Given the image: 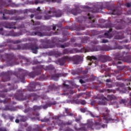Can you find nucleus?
I'll use <instances>...</instances> for the list:
<instances>
[{"label":"nucleus","instance_id":"6e6552de","mask_svg":"<svg viewBox=\"0 0 131 131\" xmlns=\"http://www.w3.org/2000/svg\"><path fill=\"white\" fill-rule=\"evenodd\" d=\"M75 8L71 9L69 6H67L63 9V12L66 13V14H72L74 16H76L78 15V14H80L82 11L79 9V6L77 5H74Z\"/></svg>","mask_w":131,"mask_h":131},{"label":"nucleus","instance_id":"6e6d98bb","mask_svg":"<svg viewBox=\"0 0 131 131\" xmlns=\"http://www.w3.org/2000/svg\"><path fill=\"white\" fill-rule=\"evenodd\" d=\"M74 47H77L78 48H81L82 47V44L80 43H74Z\"/></svg>","mask_w":131,"mask_h":131},{"label":"nucleus","instance_id":"cd10ccee","mask_svg":"<svg viewBox=\"0 0 131 131\" xmlns=\"http://www.w3.org/2000/svg\"><path fill=\"white\" fill-rule=\"evenodd\" d=\"M40 88H41V85H40V83L39 82H33L34 92H35V91H39V90H40Z\"/></svg>","mask_w":131,"mask_h":131},{"label":"nucleus","instance_id":"603ef678","mask_svg":"<svg viewBox=\"0 0 131 131\" xmlns=\"http://www.w3.org/2000/svg\"><path fill=\"white\" fill-rule=\"evenodd\" d=\"M35 117L33 118V120H39V113H36L35 114Z\"/></svg>","mask_w":131,"mask_h":131},{"label":"nucleus","instance_id":"423d86ee","mask_svg":"<svg viewBox=\"0 0 131 131\" xmlns=\"http://www.w3.org/2000/svg\"><path fill=\"white\" fill-rule=\"evenodd\" d=\"M119 85L117 91H119L121 94H126L127 90L131 91V78L125 80L124 83H119Z\"/></svg>","mask_w":131,"mask_h":131},{"label":"nucleus","instance_id":"0e129e2a","mask_svg":"<svg viewBox=\"0 0 131 131\" xmlns=\"http://www.w3.org/2000/svg\"><path fill=\"white\" fill-rule=\"evenodd\" d=\"M67 40H68V37H66V38L61 39V40H59V41H60V42H64V41H67Z\"/></svg>","mask_w":131,"mask_h":131},{"label":"nucleus","instance_id":"2eb2a0df","mask_svg":"<svg viewBox=\"0 0 131 131\" xmlns=\"http://www.w3.org/2000/svg\"><path fill=\"white\" fill-rule=\"evenodd\" d=\"M16 13V10H8L7 9H4L3 11L1 10L0 11V14H3V20H9V18L8 16H5L6 14H8L9 15H14Z\"/></svg>","mask_w":131,"mask_h":131},{"label":"nucleus","instance_id":"052dcab7","mask_svg":"<svg viewBox=\"0 0 131 131\" xmlns=\"http://www.w3.org/2000/svg\"><path fill=\"white\" fill-rule=\"evenodd\" d=\"M86 110H88V109L86 108H80V111L81 112H82V113H85V112H86Z\"/></svg>","mask_w":131,"mask_h":131},{"label":"nucleus","instance_id":"f03ea898","mask_svg":"<svg viewBox=\"0 0 131 131\" xmlns=\"http://www.w3.org/2000/svg\"><path fill=\"white\" fill-rule=\"evenodd\" d=\"M28 40L29 41H31V42L29 43L21 44V45H17V48H14L13 46L10 45H9V50H31L32 53H33V42H32V39L25 38L23 40H16L13 41L12 43L16 45L17 43H20V42H22L23 41H28Z\"/></svg>","mask_w":131,"mask_h":131},{"label":"nucleus","instance_id":"bb28decb","mask_svg":"<svg viewBox=\"0 0 131 131\" xmlns=\"http://www.w3.org/2000/svg\"><path fill=\"white\" fill-rule=\"evenodd\" d=\"M17 89H18V86H16L15 88H13L12 89H4L1 92V94H0V97L2 98H6V95H5L4 93H8V92H10V91H12V90H17Z\"/></svg>","mask_w":131,"mask_h":131},{"label":"nucleus","instance_id":"69168bd1","mask_svg":"<svg viewBox=\"0 0 131 131\" xmlns=\"http://www.w3.org/2000/svg\"><path fill=\"white\" fill-rule=\"evenodd\" d=\"M81 120V117L75 118L76 122H79V121H80Z\"/></svg>","mask_w":131,"mask_h":131},{"label":"nucleus","instance_id":"4d7b16f0","mask_svg":"<svg viewBox=\"0 0 131 131\" xmlns=\"http://www.w3.org/2000/svg\"><path fill=\"white\" fill-rule=\"evenodd\" d=\"M4 110L8 111L9 110L10 111H13V108L10 107V106L6 105L4 108Z\"/></svg>","mask_w":131,"mask_h":131},{"label":"nucleus","instance_id":"4c0bfd02","mask_svg":"<svg viewBox=\"0 0 131 131\" xmlns=\"http://www.w3.org/2000/svg\"><path fill=\"white\" fill-rule=\"evenodd\" d=\"M24 19V17L22 16H14L11 17V20H14L15 21H19L20 20H23Z\"/></svg>","mask_w":131,"mask_h":131},{"label":"nucleus","instance_id":"37998d69","mask_svg":"<svg viewBox=\"0 0 131 131\" xmlns=\"http://www.w3.org/2000/svg\"><path fill=\"white\" fill-rule=\"evenodd\" d=\"M38 13V14H41V10H40V7H38L36 9L33 10V13Z\"/></svg>","mask_w":131,"mask_h":131},{"label":"nucleus","instance_id":"f3484780","mask_svg":"<svg viewBox=\"0 0 131 131\" xmlns=\"http://www.w3.org/2000/svg\"><path fill=\"white\" fill-rule=\"evenodd\" d=\"M2 75H3L2 77V80L4 82H7V81H10L11 79V75H13V71H8L7 72H2Z\"/></svg>","mask_w":131,"mask_h":131},{"label":"nucleus","instance_id":"4468645a","mask_svg":"<svg viewBox=\"0 0 131 131\" xmlns=\"http://www.w3.org/2000/svg\"><path fill=\"white\" fill-rule=\"evenodd\" d=\"M24 94V91L23 90H18L14 95V98L17 101H24L26 100L27 97L24 96L23 95Z\"/></svg>","mask_w":131,"mask_h":131},{"label":"nucleus","instance_id":"f8f14e48","mask_svg":"<svg viewBox=\"0 0 131 131\" xmlns=\"http://www.w3.org/2000/svg\"><path fill=\"white\" fill-rule=\"evenodd\" d=\"M105 125L104 124L101 125V123L99 122H96L95 123H94L93 122H90L87 124V127L88 128H91V129H94V127L95 128H101L103 127L105 128Z\"/></svg>","mask_w":131,"mask_h":131},{"label":"nucleus","instance_id":"bf43d9fd","mask_svg":"<svg viewBox=\"0 0 131 131\" xmlns=\"http://www.w3.org/2000/svg\"><path fill=\"white\" fill-rule=\"evenodd\" d=\"M107 93H113L114 94H115L116 91L115 90H111V89H107L106 90Z\"/></svg>","mask_w":131,"mask_h":131},{"label":"nucleus","instance_id":"393cba45","mask_svg":"<svg viewBox=\"0 0 131 131\" xmlns=\"http://www.w3.org/2000/svg\"><path fill=\"white\" fill-rule=\"evenodd\" d=\"M72 60L74 64H79V62L81 61V56L75 55L72 57Z\"/></svg>","mask_w":131,"mask_h":131},{"label":"nucleus","instance_id":"7ed1b4c3","mask_svg":"<svg viewBox=\"0 0 131 131\" xmlns=\"http://www.w3.org/2000/svg\"><path fill=\"white\" fill-rule=\"evenodd\" d=\"M65 113L67 115L63 114H60L59 116H54L52 117V122L50 123L49 124L50 125H59V126H61V125H63V121L60 120V118L61 117H66V116H71L73 117L74 116V114L72 113H70L69 111V108H65Z\"/></svg>","mask_w":131,"mask_h":131},{"label":"nucleus","instance_id":"a211bd4d","mask_svg":"<svg viewBox=\"0 0 131 131\" xmlns=\"http://www.w3.org/2000/svg\"><path fill=\"white\" fill-rule=\"evenodd\" d=\"M19 72L16 75V76L18 79V80H20L21 82H25V75L23 73V70L19 69Z\"/></svg>","mask_w":131,"mask_h":131},{"label":"nucleus","instance_id":"58836bf2","mask_svg":"<svg viewBox=\"0 0 131 131\" xmlns=\"http://www.w3.org/2000/svg\"><path fill=\"white\" fill-rule=\"evenodd\" d=\"M27 90L29 92H33V82H31L28 87Z\"/></svg>","mask_w":131,"mask_h":131},{"label":"nucleus","instance_id":"e2e57ef3","mask_svg":"<svg viewBox=\"0 0 131 131\" xmlns=\"http://www.w3.org/2000/svg\"><path fill=\"white\" fill-rule=\"evenodd\" d=\"M90 97H91V92H89L88 93L86 94L85 99H88Z\"/></svg>","mask_w":131,"mask_h":131},{"label":"nucleus","instance_id":"c85d7f7f","mask_svg":"<svg viewBox=\"0 0 131 131\" xmlns=\"http://www.w3.org/2000/svg\"><path fill=\"white\" fill-rule=\"evenodd\" d=\"M43 99V100L47 99V96H42L41 95V96L39 95H38L37 94L34 93L33 94V100L34 101H36L37 100H39V99Z\"/></svg>","mask_w":131,"mask_h":131},{"label":"nucleus","instance_id":"6ab92c4d","mask_svg":"<svg viewBox=\"0 0 131 131\" xmlns=\"http://www.w3.org/2000/svg\"><path fill=\"white\" fill-rule=\"evenodd\" d=\"M98 58L102 63H106L108 61H111V58L107 55H98Z\"/></svg>","mask_w":131,"mask_h":131},{"label":"nucleus","instance_id":"c9c22d12","mask_svg":"<svg viewBox=\"0 0 131 131\" xmlns=\"http://www.w3.org/2000/svg\"><path fill=\"white\" fill-rule=\"evenodd\" d=\"M17 118H18V119L19 120V121H20V122H25V121H26V120H27V117H26V116H24L19 115L18 116Z\"/></svg>","mask_w":131,"mask_h":131},{"label":"nucleus","instance_id":"ea45409f","mask_svg":"<svg viewBox=\"0 0 131 131\" xmlns=\"http://www.w3.org/2000/svg\"><path fill=\"white\" fill-rule=\"evenodd\" d=\"M90 41V37H84L81 39V42L83 43H86L88 41Z\"/></svg>","mask_w":131,"mask_h":131},{"label":"nucleus","instance_id":"1a4fd4ad","mask_svg":"<svg viewBox=\"0 0 131 131\" xmlns=\"http://www.w3.org/2000/svg\"><path fill=\"white\" fill-rule=\"evenodd\" d=\"M41 69H44V70H54L55 67L53 65H49L46 67L43 66H38L36 68H34L33 72V77L36 76V75H39L41 74Z\"/></svg>","mask_w":131,"mask_h":131},{"label":"nucleus","instance_id":"412c9836","mask_svg":"<svg viewBox=\"0 0 131 131\" xmlns=\"http://www.w3.org/2000/svg\"><path fill=\"white\" fill-rule=\"evenodd\" d=\"M92 48H83L80 50H78L77 48H75V54H77V53H88V52H92L91 50Z\"/></svg>","mask_w":131,"mask_h":131},{"label":"nucleus","instance_id":"0eeeda50","mask_svg":"<svg viewBox=\"0 0 131 131\" xmlns=\"http://www.w3.org/2000/svg\"><path fill=\"white\" fill-rule=\"evenodd\" d=\"M52 27L50 26H41L40 27H34V30L36 29L37 30V32H35L34 33V35H37V36H45L46 33L45 32H41L40 31H50V30H52Z\"/></svg>","mask_w":131,"mask_h":131},{"label":"nucleus","instance_id":"774afa93","mask_svg":"<svg viewBox=\"0 0 131 131\" xmlns=\"http://www.w3.org/2000/svg\"><path fill=\"white\" fill-rule=\"evenodd\" d=\"M0 131H7V128L5 127H0Z\"/></svg>","mask_w":131,"mask_h":131},{"label":"nucleus","instance_id":"680f3d73","mask_svg":"<svg viewBox=\"0 0 131 131\" xmlns=\"http://www.w3.org/2000/svg\"><path fill=\"white\" fill-rule=\"evenodd\" d=\"M109 42V40H108V39H103L101 42V43H107V42Z\"/></svg>","mask_w":131,"mask_h":131},{"label":"nucleus","instance_id":"7c9ffc66","mask_svg":"<svg viewBox=\"0 0 131 131\" xmlns=\"http://www.w3.org/2000/svg\"><path fill=\"white\" fill-rule=\"evenodd\" d=\"M55 46L57 48H61V49H65V48H67V47H69V46H70V43L67 42V43H65L64 45H61V44L56 43L55 44Z\"/></svg>","mask_w":131,"mask_h":131},{"label":"nucleus","instance_id":"9d476101","mask_svg":"<svg viewBox=\"0 0 131 131\" xmlns=\"http://www.w3.org/2000/svg\"><path fill=\"white\" fill-rule=\"evenodd\" d=\"M111 50H113L112 47L107 45H103L102 46H93L90 51H91V52H97L98 51H105L107 52L108 51H111Z\"/></svg>","mask_w":131,"mask_h":131},{"label":"nucleus","instance_id":"8fccbe9b","mask_svg":"<svg viewBox=\"0 0 131 131\" xmlns=\"http://www.w3.org/2000/svg\"><path fill=\"white\" fill-rule=\"evenodd\" d=\"M41 122H48L50 121V118L45 117L43 119L41 120Z\"/></svg>","mask_w":131,"mask_h":131},{"label":"nucleus","instance_id":"ddd939ff","mask_svg":"<svg viewBox=\"0 0 131 131\" xmlns=\"http://www.w3.org/2000/svg\"><path fill=\"white\" fill-rule=\"evenodd\" d=\"M16 22L9 23L8 21H2L0 23V27H3L5 28H9V29H16L17 28L16 27H13L16 25Z\"/></svg>","mask_w":131,"mask_h":131},{"label":"nucleus","instance_id":"aec40b11","mask_svg":"<svg viewBox=\"0 0 131 131\" xmlns=\"http://www.w3.org/2000/svg\"><path fill=\"white\" fill-rule=\"evenodd\" d=\"M23 34L22 32H15L14 31H10L8 32L6 34V36H14V37H18L20 36V35H22Z\"/></svg>","mask_w":131,"mask_h":131},{"label":"nucleus","instance_id":"dca6fc26","mask_svg":"<svg viewBox=\"0 0 131 131\" xmlns=\"http://www.w3.org/2000/svg\"><path fill=\"white\" fill-rule=\"evenodd\" d=\"M0 56L1 59H3L4 61H6L8 64H10L14 59V54H13L5 53L4 56L1 55Z\"/></svg>","mask_w":131,"mask_h":131},{"label":"nucleus","instance_id":"72a5a7b5","mask_svg":"<svg viewBox=\"0 0 131 131\" xmlns=\"http://www.w3.org/2000/svg\"><path fill=\"white\" fill-rule=\"evenodd\" d=\"M61 76H63V74H55L51 76V78L54 80H57L58 78L61 77Z\"/></svg>","mask_w":131,"mask_h":131},{"label":"nucleus","instance_id":"a878e982","mask_svg":"<svg viewBox=\"0 0 131 131\" xmlns=\"http://www.w3.org/2000/svg\"><path fill=\"white\" fill-rule=\"evenodd\" d=\"M113 50H122L123 49V47L122 46L119 45L118 43H117V41H114L113 42Z\"/></svg>","mask_w":131,"mask_h":131},{"label":"nucleus","instance_id":"5fc2aeb1","mask_svg":"<svg viewBox=\"0 0 131 131\" xmlns=\"http://www.w3.org/2000/svg\"><path fill=\"white\" fill-rule=\"evenodd\" d=\"M89 60L90 61H93V60H94V61H97V60H98V58L95 56H92L89 58Z\"/></svg>","mask_w":131,"mask_h":131},{"label":"nucleus","instance_id":"13d9d810","mask_svg":"<svg viewBox=\"0 0 131 131\" xmlns=\"http://www.w3.org/2000/svg\"><path fill=\"white\" fill-rule=\"evenodd\" d=\"M54 54L56 55V56H58L59 57H60V56H62V53H61V52L59 51H55Z\"/></svg>","mask_w":131,"mask_h":131},{"label":"nucleus","instance_id":"4be33fe9","mask_svg":"<svg viewBox=\"0 0 131 131\" xmlns=\"http://www.w3.org/2000/svg\"><path fill=\"white\" fill-rule=\"evenodd\" d=\"M98 100H102L101 101H99L98 102V105H106L105 100H107V98H106L104 95H100L97 97Z\"/></svg>","mask_w":131,"mask_h":131},{"label":"nucleus","instance_id":"c03bdc74","mask_svg":"<svg viewBox=\"0 0 131 131\" xmlns=\"http://www.w3.org/2000/svg\"><path fill=\"white\" fill-rule=\"evenodd\" d=\"M103 117L107 123H108V122L111 120V118H108V117H107V116H106L105 114H103Z\"/></svg>","mask_w":131,"mask_h":131},{"label":"nucleus","instance_id":"473e14b6","mask_svg":"<svg viewBox=\"0 0 131 131\" xmlns=\"http://www.w3.org/2000/svg\"><path fill=\"white\" fill-rule=\"evenodd\" d=\"M56 104H57V102L55 101L52 102H49L45 105H43V109H47L48 107H51L52 105H56Z\"/></svg>","mask_w":131,"mask_h":131},{"label":"nucleus","instance_id":"20e7f679","mask_svg":"<svg viewBox=\"0 0 131 131\" xmlns=\"http://www.w3.org/2000/svg\"><path fill=\"white\" fill-rule=\"evenodd\" d=\"M63 15V11L59 9H55L54 8H50L49 10L45 11V20H50L53 17L59 18Z\"/></svg>","mask_w":131,"mask_h":131},{"label":"nucleus","instance_id":"79ce46f5","mask_svg":"<svg viewBox=\"0 0 131 131\" xmlns=\"http://www.w3.org/2000/svg\"><path fill=\"white\" fill-rule=\"evenodd\" d=\"M72 104H80V99H73L72 101Z\"/></svg>","mask_w":131,"mask_h":131},{"label":"nucleus","instance_id":"b1692460","mask_svg":"<svg viewBox=\"0 0 131 131\" xmlns=\"http://www.w3.org/2000/svg\"><path fill=\"white\" fill-rule=\"evenodd\" d=\"M53 30H56L57 29V31L53 32L54 35H58L60 34V30H61V25H55V26H53Z\"/></svg>","mask_w":131,"mask_h":131},{"label":"nucleus","instance_id":"de8ad7c7","mask_svg":"<svg viewBox=\"0 0 131 131\" xmlns=\"http://www.w3.org/2000/svg\"><path fill=\"white\" fill-rule=\"evenodd\" d=\"M68 54H70V49H64L63 52V55H68Z\"/></svg>","mask_w":131,"mask_h":131},{"label":"nucleus","instance_id":"f257e3e1","mask_svg":"<svg viewBox=\"0 0 131 131\" xmlns=\"http://www.w3.org/2000/svg\"><path fill=\"white\" fill-rule=\"evenodd\" d=\"M103 9H107L108 11H111L110 14L112 15H121V11L119 10V8L115 7L114 5H111L110 2H103L95 5L93 8L88 6H85L84 11L86 12L87 17L86 16H81L76 18V21L79 23H82L88 19L90 20V23H95V19H94V16L91 15L90 13H100Z\"/></svg>","mask_w":131,"mask_h":131},{"label":"nucleus","instance_id":"f704fd0d","mask_svg":"<svg viewBox=\"0 0 131 131\" xmlns=\"http://www.w3.org/2000/svg\"><path fill=\"white\" fill-rule=\"evenodd\" d=\"M113 100H117V97L114 95H108L107 96L106 100L107 101H113Z\"/></svg>","mask_w":131,"mask_h":131},{"label":"nucleus","instance_id":"2f4dec72","mask_svg":"<svg viewBox=\"0 0 131 131\" xmlns=\"http://www.w3.org/2000/svg\"><path fill=\"white\" fill-rule=\"evenodd\" d=\"M104 71L106 72L105 74V77H108V76L110 77V76H111V74H112V73H111V68H106L104 69Z\"/></svg>","mask_w":131,"mask_h":131},{"label":"nucleus","instance_id":"09e8293b","mask_svg":"<svg viewBox=\"0 0 131 131\" xmlns=\"http://www.w3.org/2000/svg\"><path fill=\"white\" fill-rule=\"evenodd\" d=\"M41 109V107L38 106L37 105H34L33 106V110L34 111H39Z\"/></svg>","mask_w":131,"mask_h":131},{"label":"nucleus","instance_id":"a19ab883","mask_svg":"<svg viewBox=\"0 0 131 131\" xmlns=\"http://www.w3.org/2000/svg\"><path fill=\"white\" fill-rule=\"evenodd\" d=\"M33 131H41V126H39L37 125H34Z\"/></svg>","mask_w":131,"mask_h":131},{"label":"nucleus","instance_id":"39448f33","mask_svg":"<svg viewBox=\"0 0 131 131\" xmlns=\"http://www.w3.org/2000/svg\"><path fill=\"white\" fill-rule=\"evenodd\" d=\"M128 52H118L115 54V59L118 60V64H122V62L131 63V55Z\"/></svg>","mask_w":131,"mask_h":131},{"label":"nucleus","instance_id":"49530a36","mask_svg":"<svg viewBox=\"0 0 131 131\" xmlns=\"http://www.w3.org/2000/svg\"><path fill=\"white\" fill-rule=\"evenodd\" d=\"M40 13H38L37 15H35V13H34L33 17H35V18L36 19V20H40L41 19L42 17L41 15H39Z\"/></svg>","mask_w":131,"mask_h":131},{"label":"nucleus","instance_id":"a18cd8bd","mask_svg":"<svg viewBox=\"0 0 131 131\" xmlns=\"http://www.w3.org/2000/svg\"><path fill=\"white\" fill-rule=\"evenodd\" d=\"M85 27H83L81 24H80L78 28H76V30L77 31H79L80 30H84Z\"/></svg>","mask_w":131,"mask_h":131},{"label":"nucleus","instance_id":"c756f323","mask_svg":"<svg viewBox=\"0 0 131 131\" xmlns=\"http://www.w3.org/2000/svg\"><path fill=\"white\" fill-rule=\"evenodd\" d=\"M68 56H64L63 57L60 58L58 62L60 64V65H61V66H63V65H64V64H65L66 61H67V60H68Z\"/></svg>","mask_w":131,"mask_h":131},{"label":"nucleus","instance_id":"9b49d317","mask_svg":"<svg viewBox=\"0 0 131 131\" xmlns=\"http://www.w3.org/2000/svg\"><path fill=\"white\" fill-rule=\"evenodd\" d=\"M104 28H110L109 30L107 31V32L104 33V35L106 38H112L113 35L111 34H110V32L112 31V27L113 26H112V24H111V22L108 21V23L105 24V25L103 26Z\"/></svg>","mask_w":131,"mask_h":131},{"label":"nucleus","instance_id":"3c124183","mask_svg":"<svg viewBox=\"0 0 131 131\" xmlns=\"http://www.w3.org/2000/svg\"><path fill=\"white\" fill-rule=\"evenodd\" d=\"M114 38L115 39H123V36L117 35L115 36Z\"/></svg>","mask_w":131,"mask_h":131},{"label":"nucleus","instance_id":"5701e85b","mask_svg":"<svg viewBox=\"0 0 131 131\" xmlns=\"http://www.w3.org/2000/svg\"><path fill=\"white\" fill-rule=\"evenodd\" d=\"M58 0H34L35 5L38 4H43V3H56Z\"/></svg>","mask_w":131,"mask_h":131},{"label":"nucleus","instance_id":"338daca9","mask_svg":"<svg viewBox=\"0 0 131 131\" xmlns=\"http://www.w3.org/2000/svg\"><path fill=\"white\" fill-rule=\"evenodd\" d=\"M32 10L31 9H27V10H25L24 12V14H26L27 13H29V12H32Z\"/></svg>","mask_w":131,"mask_h":131},{"label":"nucleus","instance_id":"e433bc0d","mask_svg":"<svg viewBox=\"0 0 131 131\" xmlns=\"http://www.w3.org/2000/svg\"><path fill=\"white\" fill-rule=\"evenodd\" d=\"M40 47L37 46L36 44L33 45V54H37V50H39Z\"/></svg>","mask_w":131,"mask_h":131},{"label":"nucleus","instance_id":"864d4df0","mask_svg":"<svg viewBox=\"0 0 131 131\" xmlns=\"http://www.w3.org/2000/svg\"><path fill=\"white\" fill-rule=\"evenodd\" d=\"M80 104L84 106V105H86V101L83 99L80 100Z\"/></svg>","mask_w":131,"mask_h":131}]
</instances>
